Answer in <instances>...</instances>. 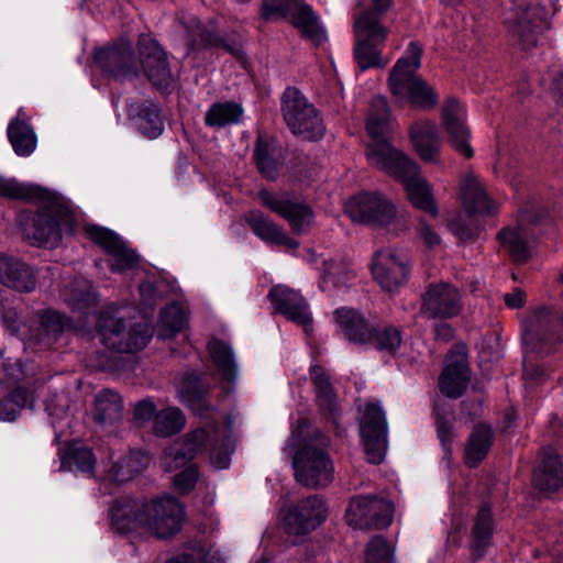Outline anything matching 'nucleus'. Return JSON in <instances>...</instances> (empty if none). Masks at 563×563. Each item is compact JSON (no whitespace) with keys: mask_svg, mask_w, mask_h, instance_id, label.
<instances>
[{"mask_svg":"<svg viewBox=\"0 0 563 563\" xmlns=\"http://www.w3.org/2000/svg\"><path fill=\"white\" fill-rule=\"evenodd\" d=\"M183 518V506L169 496L142 503L121 500L111 508L112 523L120 532L144 531L158 539L177 533Z\"/></svg>","mask_w":563,"mask_h":563,"instance_id":"obj_1","label":"nucleus"},{"mask_svg":"<svg viewBox=\"0 0 563 563\" xmlns=\"http://www.w3.org/2000/svg\"><path fill=\"white\" fill-rule=\"evenodd\" d=\"M367 159L376 168L404 184L407 199L418 210L433 218L439 207L431 184L420 174V167L390 144L379 143L367 150Z\"/></svg>","mask_w":563,"mask_h":563,"instance_id":"obj_2","label":"nucleus"},{"mask_svg":"<svg viewBox=\"0 0 563 563\" xmlns=\"http://www.w3.org/2000/svg\"><path fill=\"white\" fill-rule=\"evenodd\" d=\"M422 46L410 42L405 55L397 60L389 74V88L400 106L432 109L438 103L434 88L417 74L421 66Z\"/></svg>","mask_w":563,"mask_h":563,"instance_id":"obj_3","label":"nucleus"},{"mask_svg":"<svg viewBox=\"0 0 563 563\" xmlns=\"http://www.w3.org/2000/svg\"><path fill=\"white\" fill-rule=\"evenodd\" d=\"M74 224V214L68 207L56 199H48L24 222L22 234L32 245L55 247Z\"/></svg>","mask_w":563,"mask_h":563,"instance_id":"obj_4","label":"nucleus"},{"mask_svg":"<svg viewBox=\"0 0 563 563\" xmlns=\"http://www.w3.org/2000/svg\"><path fill=\"white\" fill-rule=\"evenodd\" d=\"M563 336V318L551 308H540L522 321V340L528 357L555 352Z\"/></svg>","mask_w":563,"mask_h":563,"instance_id":"obj_5","label":"nucleus"},{"mask_svg":"<svg viewBox=\"0 0 563 563\" xmlns=\"http://www.w3.org/2000/svg\"><path fill=\"white\" fill-rule=\"evenodd\" d=\"M224 438V431L214 424H208L188 432L181 443L169 446L162 459V466L166 472L186 468L196 455L213 450Z\"/></svg>","mask_w":563,"mask_h":563,"instance_id":"obj_6","label":"nucleus"},{"mask_svg":"<svg viewBox=\"0 0 563 563\" xmlns=\"http://www.w3.org/2000/svg\"><path fill=\"white\" fill-rule=\"evenodd\" d=\"M284 120L291 132L303 140H317L324 133L323 121L313 104L296 88H287L282 97Z\"/></svg>","mask_w":563,"mask_h":563,"instance_id":"obj_7","label":"nucleus"},{"mask_svg":"<svg viewBox=\"0 0 563 563\" xmlns=\"http://www.w3.org/2000/svg\"><path fill=\"white\" fill-rule=\"evenodd\" d=\"M98 331L101 342L119 353H135L148 343L152 332L147 324L137 323L126 329L123 320L110 312L98 318Z\"/></svg>","mask_w":563,"mask_h":563,"instance_id":"obj_8","label":"nucleus"},{"mask_svg":"<svg viewBox=\"0 0 563 563\" xmlns=\"http://www.w3.org/2000/svg\"><path fill=\"white\" fill-rule=\"evenodd\" d=\"M354 32L356 37L354 57L358 67L362 70L385 67L388 59L382 57L378 45L385 42L388 30L373 13L364 12L355 20Z\"/></svg>","mask_w":563,"mask_h":563,"instance_id":"obj_9","label":"nucleus"},{"mask_svg":"<svg viewBox=\"0 0 563 563\" xmlns=\"http://www.w3.org/2000/svg\"><path fill=\"white\" fill-rule=\"evenodd\" d=\"M297 482L309 488L328 486L333 481L334 466L325 450L307 443L294 457Z\"/></svg>","mask_w":563,"mask_h":563,"instance_id":"obj_10","label":"nucleus"},{"mask_svg":"<svg viewBox=\"0 0 563 563\" xmlns=\"http://www.w3.org/2000/svg\"><path fill=\"white\" fill-rule=\"evenodd\" d=\"M360 434L367 461L380 463L387 450V420L385 412L376 402L366 404L360 409Z\"/></svg>","mask_w":563,"mask_h":563,"instance_id":"obj_11","label":"nucleus"},{"mask_svg":"<svg viewBox=\"0 0 563 563\" xmlns=\"http://www.w3.org/2000/svg\"><path fill=\"white\" fill-rule=\"evenodd\" d=\"M393 512L391 503L384 498L358 496L351 500L345 519L349 526L356 529H382L391 523Z\"/></svg>","mask_w":563,"mask_h":563,"instance_id":"obj_12","label":"nucleus"},{"mask_svg":"<svg viewBox=\"0 0 563 563\" xmlns=\"http://www.w3.org/2000/svg\"><path fill=\"white\" fill-rule=\"evenodd\" d=\"M346 213L354 222L384 227L396 217V207L384 195L362 192L346 203Z\"/></svg>","mask_w":563,"mask_h":563,"instance_id":"obj_13","label":"nucleus"},{"mask_svg":"<svg viewBox=\"0 0 563 563\" xmlns=\"http://www.w3.org/2000/svg\"><path fill=\"white\" fill-rule=\"evenodd\" d=\"M420 313L429 319H451L463 310L461 291L449 283H432L422 294Z\"/></svg>","mask_w":563,"mask_h":563,"instance_id":"obj_14","label":"nucleus"},{"mask_svg":"<svg viewBox=\"0 0 563 563\" xmlns=\"http://www.w3.org/2000/svg\"><path fill=\"white\" fill-rule=\"evenodd\" d=\"M410 263L406 253L395 249L377 251L372 260L374 279L386 291H394L402 286L409 277Z\"/></svg>","mask_w":563,"mask_h":563,"instance_id":"obj_15","label":"nucleus"},{"mask_svg":"<svg viewBox=\"0 0 563 563\" xmlns=\"http://www.w3.org/2000/svg\"><path fill=\"white\" fill-rule=\"evenodd\" d=\"M258 198L263 206L285 219L296 234L310 231L314 223V214L310 206L294 200L288 194H272L263 190Z\"/></svg>","mask_w":563,"mask_h":563,"instance_id":"obj_16","label":"nucleus"},{"mask_svg":"<svg viewBox=\"0 0 563 563\" xmlns=\"http://www.w3.org/2000/svg\"><path fill=\"white\" fill-rule=\"evenodd\" d=\"M98 67L115 80H129L137 76L139 65L130 43L100 48L95 54Z\"/></svg>","mask_w":563,"mask_h":563,"instance_id":"obj_17","label":"nucleus"},{"mask_svg":"<svg viewBox=\"0 0 563 563\" xmlns=\"http://www.w3.org/2000/svg\"><path fill=\"white\" fill-rule=\"evenodd\" d=\"M541 11L537 4L521 3L506 19L509 33L523 49H529L537 43L542 22Z\"/></svg>","mask_w":563,"mask_h":563,"instance_id":"obj_18","label":"nucleus"},{"mask_svg":"<svg viewBox=\"0 0 563 563\" xmlns=\"http://www.w3.org/2000/svg\"><path fill=\"white\" fill-rule=\"evenodd\" d=\"M327 517V506L319 496L299 501L285 517L289 534L303 536L320 526Z\"/></svg>","mask_w":563,"mask_h":563,"instance_id":"obj_19","label":"nucleus"},{"mask_svg":"<svg viewBox=\"0 0 563 563\" xmlns=\"http://www.w3.org/2000/svg\"><path fill=\"white\" fill-rule=\"evenodd\" d=\"M139 52L148 80L158 88L167 89L173 82V76L166 55L157 42L150 35L142 34L139 38Z\"/></svg>","mask_w":563,"mask_h":563,"instance_id":"obj_20","label":"nucleus"},{"mask_svg":"<svg viewBox=\"0 0 563 563\" xmlns=\"http://www.w3.org/2000/svg\"><path fill=\"white\" fill-rule=\"evenodd\" d=\"M274 308L287 319L301 325L306 332L312 327V317L306 299L287 286H274L268 294Z\"/></svg>","mask_w":563,"mask_h":563,"instance_id":"obj_21","label":"nucleus"},{"mask_svg":"<svg viewBox=\"0 0 563 563\" xmlns=\"http://www.w3.org/2000/svg\"><path fill=\"white\" fill-rule=\"evenodd\" d=\"M471 379L467 356L464 347L451 351L439 379V388L450 398H459L465 391Z\"/></svg>","mask_w":563,"mask_h":563,"instance_id":"obj_22","label":"nucleus"},{"mask_svg":"<svg viewBox=\"0 0 563 563\" xmlns=\"http://www.w3.org/2000/svg\"><path fill=\"white\" fill-rule=\"evenodd\" d=\"M88 234L111 256L109 265L113 272L131 269L137 264L136 254L129 250L112 231L100 227H89Z\"/></svg>","mask_w":563,"mask_h":563,"instance_id":"obj_23","label":"nucleus"},{"mask_svg":"<svg viewBox=\"0 0 563 563\" xmlns=\"http://www.w3.org/2000/svg\"><path fill=\"white\" fill-rule=\"evenodd\" d=\"M463 107L455 100L449 99L442 109V123L449 134V141L456 152L471 158L473 148L470 145V131L465 123Z\"/></svg>","mask_w":563,"mask_h":563,"instance_id":"obj_24","label":"nucleus"},{"mask_svg":"<svg viewBox=\"0 0 563 563\" xmlns=\"http://www.w3.org/2000/svg\"><path fill=\"white\" fill-rule=\"evenodd\" d=\"M334 319L343 335L352 343L366 346L371 342L375 323L367 320L360 311L342 307L334 311Z\"/></svg>","mask_w":563,"mask_h":563,"instance_id":"obj_25","label":"nucleus"},{"mask_svg":"<svg viewBox=\"0 0 563 563\" xmlns=\"http://www.w3.org/2000/svg\"><path fill=\"white\" fill-rule=\"evenodd\" d=\"M180 399L195 415L201 418H214L218 410L207 400L208 388L196 374H186L178 383Z\"/></svg>","mask_w":563,"mask_h":563,"instance_id":"obj_26","label":"nucleus"},{"mask_svg":"<svg viewBox=\"0 0 563 563\" xmlns=\"http://www.w3.org/2000/svg\"><path fill=\"white\" fill-rule=\"evenodd\" d=\"M532 483L541 492L556 490L563 483V467L553 448L548 446L541 450Z\"/></svg>","mask_w":563,"mask_h":563,"instance_id":"obj_27","label":"nucleus"},{"mask_svg":"<svg viewBox=\"0 0 563 563\" xmlns=\"http://www.w3.org/2000/svg\"><path fill=\"white\" fill-rule=\"evenodd\" d=\"M68 327V321L60 313L47 310L42 314L38 327L31 330L25 344L37 350L49 349Z\"/></svg>","mask_w":563,"mask_h":563,"instance_id":"obj_28","label":"nucleus"},{"mask_svg":"<svg viewBox=\"0 0 563 563\" xmlns=\"http://www.w3.org/2000/svg\"><path fill=\"white\" fill-rule=\"evenodd\" d=\"M410 140L419 155L427 163L439 161L440 137L435 123L431 121H418L410 126Z\"/></svg>","mask_w":563,"mask_h":563,"instance_id":"obj_29","label":"nucleus"},{"mask_svg":"<svg viewBox=\"0 0 563 563\" xmlns=\"http://www.w3.org/2000/svg\"><path fill=\"white\" fill-rule=\"evenodd\" d=\"M128 115L145 136L155 139L163 133L164 124L156 103L132 101L128 103Z\"/></svg>","mask_w":563,"mask_h":563,"instance_id":"obj_30","label":"nucleus"},{"mask_svg":"<svg viewBox=\"0 0 563 563\" xmlns=\"http://www.w3.org/2000/svg\"><path fill=\"white\" fill-rule=\"evenodd\" d=\"M0 283L18 291H32L35 278L32 269L24 263L0 254Z\"/></svg>","mask_w":563,"mask_h":563,"instance_id":"obj_31","label":"nucleus"},{"mask_svg":"<svg viewBox=\"0 0 563 563\" xmlns=\"http://www.w3.org/2000/svg\"><path fill=\"white\" fill-rule=\"evenodd\" d=\"M246 222L264 242L283 245L287 250H296L299 246V243L290 238L279 225L258 211L250 212L246 216Z\"/></svg>","mask_w":563,"mask_h":563,"instance_id":"obj_32","label":"nucleus"},{"mask_svg":"<svg viewBox=\"0 0 563 563\" xmlns=\"http://www.w3.org/2000/svg\"><path fill=\"white\" fill-rule=\"evenodd\" d=\"M356 277L354 267L345 261L332 260L325 262V269L320 279V288L330 296H336L347 288Z\"/></svg>","mask_w":563,"mask_h":563,"instance_id":"obj_33","label":"nucleus"},{"mask_svg":"<svg viewBox=\"0 0 563 563\" xmlns=\"http://www.w3.org/2000/svg\"><path fill=\"white\" fill-rule=\"evenodd\" d=\"M365 126L367 134L374 140V143L367 145L366 150L379 143L389 144L384 140V136L390 130V112L387 100L384 97L377 96L373 98ZM365 154L367 155V151H365Z\"/></svg>","mask_w":563,"mask_h":563,"instance_id":"obj_34","label":"nucleus"},{"mask_svg":"<svg viewBox=\"0 0 563 563\" xmlns=\"http://www.w3.org/2000/svg\"><path fill=\"white\" fill-rule=\"evenodd\" d=\"M150 457L141 451H129L112 461L107 476L112 482L123 483L143 472L150 465Z\"/></svg>","mask_w":563,"mask_h":563,"instance_id":"obj_35","label":"nucleus"},{"mask_svg":"<svg viewBox=\"0 0 563 563\" xmlns=\"http://www.w3.org/2000/svg\"><path fill=\"white\" fill-rule=\"evenodd\" d=\"M461 198L468 213H488L493 210L483 184L474 175H467L461 184Z\"/></svg>","mask_w":563,"mask_h":563,"instance_id":"obj_36","label":"nucleus"},{"mask_svg":"<svg viewBox=\"0 0 563 563\" xmlns=\"http://www.w3.org/2000/svg\"><path fill=\"white\" fill-rule=\"evenodd\" d=\"M493 536V518L492 511L487 506L481 507L478 510L475 525L473 528V539L471 543V555L473 562L482 560L492 541Z\"/></svg>","mask_w":563,"mask_h":563,"instance_id":"obj_37","label":"nucleus"},{"mask_svg":"<svg viewBox=\"0 0 563 563\" xmlns=\"http://www.w3.org/2000/svg\"><path fill=\"white\" fill-rule=\"evenodd\" d=\"M499 242L515 262H526L531 254L530 233L521 224L499 232Z\"/></svg>","mask_w":563,"mask_h":563,"instance_id":"obj_38","label":"nucleus"},{"mask_svg":"<svg viewBox=\"0 0 563 563\" xmlns=\"http://www.w3.org/2000/svg\"><path fill=\"white\" fill-rule=\"evenodd\" d=\"M493 441V431L489 426H476L467 440L464 453L465 464L476 467L487 455Z\"/></svg>","mask_w":563,"mask_h":563,"instance_id":"obj_39","label":"nucleus"},{"mask_svg":"<svg viewBox=\"0 0 563 563\" xmlns=\"http://www.w3.org/2000/svg\"><path fill=\"white\" fill-rule=\"evenodd\" d=\"M121 396L110 389L100 391L95 398L93 419L100 424H111L122 418Z\"/></svg>","mask_w":563,"mask_h":563,"instance_id":"obj_40","label":"nucleus"},{"mask_svg":"<svg viewBox=\"0 0 563 563\" xmlns=\"http://www.w3.org/2000/svg\"><path fill=\"white\" fill-rule=\"evenodd\" d=\"M291 21L294 26L301 32V35L313 44L319 45L325 40V32L310 5L306 3L298 4L292 13Z\"/></svg>","mask_w":563,"mask_h":563,"instance_id":"obj_41","label":"nucleus"},{"mask_svg":"<svg viewBox=\"0 0 563 563\" xmlns=\"http://www.w3.org/2000/svg\"><path fill=\"white\" fill-rule=\"evenodd\" d=\"M402 343V335L398 328L391 324H376L372 332L371 342L366 346L389 357L397 355Z\"/></svg>","mask_w":563,"mask_h":563,"instance_id":"obj_42","label":"nucleus"},{"mask_svg":"<svg viewBox=\"0 0 563 563\" xmlns=\"http://www.w3.org/2000/svg\"><path fill=\"white\" fill-rule=\"evenodd\" d=\"M208 351L222 380L234 383L238 375V367L231 346L220 340L213 339L208 343Z\"/></svg>","mask_w":563,"mask_h":563,"instance_id":"obj_43","label":"nucleus"},{"mask_svg":"<svg viewBox=\"0 0 563 563\" xmlns=\"http://www.w3.org/2000/svg\"><path fill=\"white\" fill-rule=\"evenodd\" d=\"M186 426V417L177 407H167L158 410L152 424L153 432L158 437H172L180 432Z\"/></svg>","mask_w":563,"mask_h":563,"instance_id":"obj_44","label":"nucleus"},{"mask_svg":"<svg viewBox=\"0 0 563 563\" xmlns=\"http://www.w3.org/2000/svg\"><path fill=\"white\" fill-rule=\"evenodd\" d=\"M8 137L14 152L20 156L32 154L36 147L34 131L24 121H12L8 128Z\"/></svg>","mask_w":563,"mask_h":563,"instance_id":"obj_45","label":"nucleus"},{"mask_svg":"<svg viewBox=\"0 0 563 563\" xmlns=\"http://www.w3.org/2000/svg\"><path fill=\"white\" fill-rule=\"evenodd\" d=\"M275 141L260 135L254 150V157L260 173L267 179L278 176V163L275 158Z\"/></svg>","mask_w":563,"mask_h":563,"instance_id":"obj_46","label":"nucleus"},{"mask_svg":"<svg viewBox=\"0 0 563 563\" xmlns=\"http://www.w3.org/2000/svg\"><path fill=\"white\" fill-rule=\"evenodd\" d=\"M310 376L320 408L333 415L336 410V398L325 371L321 366L314 365L311 367Z\"/></svg>","mask_w":563,"mask_h":563,"instance_id":"obj_47","label":"nucleus"},{"mask_svg":"<svg viewBox=\"0 0 563 563\" xmlns=\"http://www.w3.org/2000/svg\"><path fill=\"white\" fill-rule=\"evenodd\" d=\"M242 108L234 102L214 103L206 113V124L212 128H223L238 123L242 115Z\"/></svg>","mask_w":563,"mask_h":563,"instance_id":"obj_48","label":"nucleus"},{"mask_svg":"<svg viewBox=\"0 0 563 563\" xmlns=\"http://www.w3.org/2000/svg\"><path fill=\"white\" fill-rule=\"evenodd\" d=\"M4 371L7 372V378L4 379V384L8 386V388L16 385V387H14L10 391L7 398L14 402V406L18 407V411L20 412V410L24 408L29 401L27 390L25 389L24 386L20 385L25 379L22 365L18 361L14 364H5Z\"/></svg>","mask_w":563,"mask_h":563,"instance_id":"obj_49","label":"nucleus"},{"mask_svg":"<svg viewBox=\"0 0 563 563\" xmlns=\"http://www.w3.org/2000/svg\"><path fill=\"white\" fill-rule=\"evenodd\" d=\"M185 321L181 307L177 303L168 305L161 312L158 336L161 339L172 338L184 328Z\"/></svg>","mask_w":563,"mask_h":563,"instance_id":"obj_50","label":"nucleus"},{"mask_svg":"<svg viewBox=\"0 0 563 563\" xmlns=\"http://www.w3.org/2000/svg\"><path fill=\"white\" fill-rule=\"evenodd\" d=\"M0 190L1 192L14 199L21 200H36L44 199V191L37 187L32 185L20 184L14 180H2L0 179Z\"/></svg>","mask_w":563,"mask_h":563,"instance_id":"obj_51","label":"nucleus"},{"mask_svg":"<svg viewBox=\"0 0 563 563\" xmlns=\"http://www.w3.org/2000/svg\"><path fill=\"white\" fill-rule=\"evenodd\" d=\"M66 300L69 301L74 309L89 310L96 306L97 295L87 280H80L76 282Z\"/></svg>","mask_w":563,"mask_h":563,"instance_id":"obj_52","label":"nucleus"},{"mask_svg":"<svg viewBox=\"0 0 563 563\" xmlns=\"http://www.w3.org/2000/svg\"><path fill=\"white\" fill-rule=\"evenodd\" d=\"M365 563H395L394 551L383 537L373 538L367 544Z\"/></svg>","mask_w":563,"mask_h":563,"instance_id":"obj_53","label":"nucleus"},{"mask_svg":"<svg viewBox=\"0 0 563 563\" xmlns=\"http://www.w3.org/2000/svg\"><path fill=\"white\" fill-rule=\"evenodd\" d=\"M165 563H223L222 559L211 549L200 547L197 552L191 554H183L173 558Z\"/></svg>","mask_w":563,"mask_h":563,"instance_id":"obj_54","label":"nucleus"},{"mask_svg":"<svg viewBox=\"0 0 563 563\" xmlns=\"http://www.w3.org/2000/svg\"><path fill=\"white\" fill-rule=\"evenodd\" d=\"M71 461L78 471L92 476L95 474L96 457L88 448H77L71 452Z\"/></svg>","mask_w":563,"mask_h":563,"instance_id":"obj_55","label":"nucleus"},{"mask_svg":"<svg viewBox=\"0 0 563 563\" xmlns=\"http://www.w3.org/2000/svg\"><path fill=\"white\" fill-rule=\"evenodd\" d=\"M198 479V468L196 464H189L186 468L175 475L174 485L175 488L181 493L186 494L190 492Z\"/></svg>","mask_w":563,"mask_h":563,"instance_id":"obj_56","label":"nucleus"},{"mask_svg":"<svg viewBox=\"0 0 563 563\" xmlns=\"http://www.w3.org/2000/svg\"><path fill=\"white\" fill-rule=\"evenodd\" d=\"M450 231L461 241H471L477 235V228L466 224L462 214L459 213L454 218H450L448 221Z\"/></svg>","mask_w":563,"mask_h":563,"instance_id":"obj_57","label":"nucleus"},{"mask_svg":"<svg viewBox=\"0 0 563 563\" xmlns=\"http://www.w3.org/2000/svg\"><path fill=\"white\" fill-rule=\"evenodd\" d=\"M417 233L427 247L435 249L441 245L440 235L435 232L434 228L423 219H420L418 222Z\"/></svg>","mask_w":563,"mask_h":563,"instance_id":"obj_58","label":"nucleus"},{"mask_svg":"<svg viewBox=\"0 0 563 563\" xmlns=\"http://www.w3.org/2000/svg\"><path fill=\"white\" fill-rule=\"evenodd\" d=\"M158 411L154 402L151 399H143L139 401L134 407V419L140 423H146L152 421L154 424V417Z\"/></svg>","mask_w":563,"mask_h":563,"instance_id":"obj_59","label":"nucleus"},{"mask_svg":"<svg viewBox=\"0 0 563 563\" xmlns=\"http://www.w3.org/2000/svg\"><path fill=\"white\" fill-rule=\"evenodd\" d=\"M180 23L188 30L194 41H208L209 35L206 33L205 27L201 25L200 21L190 15L188 19L184 15L179 19Z\"/></svg>","mask_w":563,"mask_h":563,"instance_id":"obj_60","label":"nucleus"},{"mask_svg":"<svg viewBox=\"0 0 563 563\" xmlns=\"http://www.w3.org/2000/svg\"><path fill=\"white\" fill-rule=\"evenodd\" d=\"M285 13L286 9L284 8V5L280 3H276L273 0H266L263 4V16L266 20L284 18Z\"/></svg>","mask_w":563,"mask_h":563,"instance_id":"obj_61","label":"nucleus"},{"mask_svg":"<svg viewBox=\"0 0 563 563\" xmlns=\"http://www.w3.org/2000/svg\"><path fill=\"white\" fill-rule=\"evenodd\" d=\"M19 415L18 407L9 398L0 400V421H14Z\"/></svg>","mask_w":563,"mask_h":563,"instance_id":"obj_62","label":"nucleus"},{"mask_svg":"<svg viewBox=\"0 0 563 563\" xmlns=\"http://www.w3.org/2000/svg\"><path fill=\"white\" fill-rule=\"evenodd\" d=\"M525 377L530 382L540 383L543 380L544 371L540 366L525 361Z\"/></svg>","mask_w":563,"mask_h":563,"instance_id":"obj_63","label":"nucleus"},{"mask_svg":"<svg viewBox=\"0 0 563 563\" xmlns=\"http://www.w3.org/2000/svg\"><path fill=\"white\" fill-rule=\"evenodd\" d=\"M505 303L507 307L511 309H517L523 306L525 303V294L520 289H515L510 294L505 295Z\"/></svg>","mask_w":563,"mask_h":563,"instance_id":"obj_64","label":"nucleus"}]
</instances>
